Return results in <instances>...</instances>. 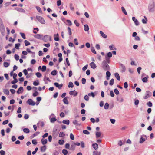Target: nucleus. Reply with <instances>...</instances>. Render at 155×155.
Segmentation results:
<instances>
[{
    "mask_svg": "<svg viewBox=\"0 0 155 155\" xmlns=\"http://www.w3.org/2000/svg\"><path fill=\"white\" fill-rule=\"evenodd\" d=\"M155 2L154 0L150 2L148 5L149 11L150 12H153L155 11Z\"/></svg>",
    "mask_w": 155,
    "mask_h": 155,
    "instance_id": "f257e3e1",
    "label": "nucleus"
},
{
    "mask_svg": "<svg viewBox=\"0 0 155 155\" xmlns=\"http://www.w3.org/2000/svg\"><path fill=\"white\" fill-rule=\"evenodd\" d=\"M0 30L2 34L3 35H4L5 34V27L3 24L2 19L0 18Z\"/></svg>",
    "mask_w": 155,
    "mask_h": 155,
    "instance_id": "f03ea898",
    "label": "nucleus"
},
{
    "mask_svg": "<svg viewBox=\"0 0 155 155\" xmlns=\"http://www.w3.org/2000/svg\"><path fill=\"white\" fill-rule=\"evenodd\" d=\"M147 138L146 135L143 134L140 136L139 143L140 144L143 143L147 140Z\"/></svg>",
    "mask_w": 155,
    "mask_h": 155,
    "instance_id": "7ed1b4c3",
    "label": "nucleus"
},
{
    "mask_svg": "<svg viewBox=\"0 0 155 155\" xmlns=\"http://www.w3.org/2000/svg\"><path fill=\"white\" fill-rule=\"evenodd\" d=\"M102 67L105 71L108 70L110 69L109 65L105 61H103L102 64Z\"/></svg>",
    "mask_w": 155,
    "mask_h": 155,
    "instance_id": "20e7f679",
    "label": "nucleus"
},
{
    "mask_svg": "<svg viewBox=\"0 0 155 155\" xmlns=\"http://www.w3.org/2000/svg\"><path fill=\"white\" fill-rule=\"evenodd\" d=\"M36 18L37 20L41 23L42 24H45V21L44 18L41 17L37 16L36 17Z\"/></svg>",
    "mask_w": 155,
    "mask_h": 155,
    "instance_id": "39448f33",
    "label": "nucleus"
},
{
    "mask_svg": "<svg viewBox=\"0 0 155 155\" xmlns=\"http://www.w3.org/2000/svg\"><path fill=\"white\" fill-rule=\"evenodd\" d=\"M151 93L149 91H147L145 93L143 98L145 99H147L149 98L151 95Z\"/></svg>",
    "mask_w": 155,
    "mask_h": 155,
    "instance_id": "423d86ee",
    "label": "nucleus"
},
{
    "mask_svg": "<svg viewBox=\"0 0 155 155\" xmlns=\"http://www.w3.org/2000/svg\"><path fill=\"white\" fill-rule=\"evenodd\" d=\"M43 40L45 41H47L48 40H49V41H51V36L46 35L44 36V38L43 39Z\"/></svg>",
    "mask_w": 155,
    "mask_h": 155,
    "instance_id": "0eeeda50",
    "label": "nucleus"
},
{
    "mask_svg": "<svg viewBox=\"0 0 155 155\" xmlns=\"http://www.w3.org/2000/svg\"><path fill=\"white\" fill-rule=\"evenodd\" d=\"M27 103L29 105L32 106H34L35 105V102L33 101L31 99H28L27 101Z\"/></svg>",
    "mask_w": 155,
    "mask_h": 155,
    "instance_id": "6e6552de",
    "label": "nucleus"
},
{
    "mask_svg": "<svg viewBox=\"0 0 155 155\" xmlns=\"http://www.w3.org/2000/svg\"><path fill=\"white\" fill-rule=\"evenodd\" d=\"M112 54L111 52H109L107 53V55L105 56V59L108 61L109 60V58L112 57Z\"/></svg>",
    "mask_w": 155,
    "mask_h": 155,
    "instance_id": "1a4fd4ad",
    "label": "nucleus"
},
{
    "mask_svg": "<svg viewBox=\"0 0 155 155\" xmlns=\"http://www.w3.org/2000/svg\"><path fill=\"white\" fill-rule=\"evenodd\" d=\"M15 9L17 11L21 13H25V11L24 9L21 8L17 7L15 8Z\"/></svg>",
    "mask_w": 155,
    "mask_h": 155,
    "instance_id": "9d476101",
    "label": "nucleus"
},
{
    "mask_svg": "<svg viewBox=\"0 0 155 155\" xmlns=\"http://www.w3.org/2000/svg\"><path fill=\"white\" fill-rule=\"evenodd\" d=\"M69 94L71 95H73L74 96H76L77 95L78 93L75 90H74L73 91H70Z\"/></svg>",
    "mask_w": 155,
    "mask_h": 155,
    "instance_id": "9b49d317",
    "label": "nucleus"
},
{
    "mask_svg": "<svg viewBox=\"0 0 155 155\" xmlns=\"http://www.w3.org/2000/svg\"><path fill=\"white\" fill-rule=\"evenodd\" d=\"M132 19L133 21L134 22L135 25L136 26H138L139 25V23L137 19H136L135 18L133 17L132 18Z\"/></svg>",
    "mask_w": 155,
    "mask_h": 155,
    "instance_id": "f8f14e48",
    "label": "nucleus"
},
{
    "mask_svg": "<svg viewBox=\"0 0 155 155\" xmlns=\"http://www.w3.org/2000/svg\"><path fill=\"white\" fill-rule=\"evenodd\" d=\"M54 84L56 87H58L59 89H60L63 86L62 84H59L57 82L54 83Z\"/></svg>",
    "mask_w": 155,
    "mask_h": 155,
    "instance_id": "ddd939ff",
    "label": "nucleus"
},
{
    "mask_svg": "<svg viewBox=\"0 0 155 155\" xmlns=\"http://www.w3.org/2000/svg\"><path fill=\"white\" fill-rule=\"evenodd\" d=\"M34 37L36 38L41 39L43 37V35L41 34H38L35 35Z\"/></svg>",
    "mask_w": 155,
    "mask_h": 155,
    "instance_id": "4468645a",
    "label": "nucleus"
},
{
    "mask_svg": "<svg viewBox=\"0 0 155 155\" xmlns=\"http://www.w3.org/2000/svg\"><path fill=\"white\" fill-rule=\"evenodd\" d=\"M68 97H64L63 100V101L65 104H69V102L68 100Z\"/></svg>",
    "mask_w": 155,
    "mask_h": 155,
    "instance_id": "2eb2a0df",
    "label": "nucleus"
},
{
    "mask_svg": "<svg viewBox=\"0 0 155 155\" xmlns=\"http://www.w3.org/2000/svg\"><path fill=\"white\" fill-rule=\"evenodd\" d=\"M3 91L4 94L8 95L9 94V90L6 89H3Z\"/></svg>",
    "mask_w": 155,
    "mask_h": 155,
    "instance_id": "dca6fc26",
    "label": "nucleus"
},
{
    "mask_svg": "<svg viewBox=\"0 0 155 155\" xmlns=\"http://www.w3.org/2000/svg\"><path fill=\"white\" fill-rule=\"evenodd\" d=\"M120 66L121 68V72H124L126 71V68L125 66L122 64H120Z\"/></svg>",
    "mask_w": 155,
    "mask_h": 155,
    "instance_id": "f3484780",
    "label": "nucleus"
},
{
    "mask_svg": "<svg viewBox=\"0 0 155 155\" xmlns=\"http://www.w3.org/2000/svg\"><path fill=\"white\" fill-rule=\"evenodd\" d=\"M41 141L42 144L44 145L47 143L48 140L47 139H44V138H42L41 139Z\"/></svg>",
    "mask_w": 155,
    "mask_h": 155,
    "instance_id": "a211bd4d",
    "label": "nucleus"
},
{
    "mask_svg": "<svg viewBox=\"0 0 155 155\" xmlns=\"http://www.w3.org/2000/svg\"><path fill=\"white\" fill-rule=\"evenodd\" d=\"M101 133L100 132H95V135L97 138H98L101 136Z\"/></svg>",
    "mask_w": 155,
    "mask_h": 155,
    "instance_id": "6ab92c4d",
    "label": "nucleus"
},
{
    "mask_svg": "<svg viewBox=\"0 0 155 155\" xmlns=\"http://www.w3.org/2000/svg\"><path fill=\"white\" fill-rule=\"evenodd\" d=\"M90 65L91 68L93 69H95L96 68V66L95 64L93 62H92L90 64Z\"/></svg>",
    "mask_w": 155,
    "mask_h": 155,
    "instance_id": "aec40b11",
    "label": "nucleus"
},
{
    "mask_svg": "<svg viewBox=\"0 0 155 155\" xmlns=\"http://www.w3.org/2000/svg\"><path fill=\"white\" fill-rule=\"evenodd\" d=\"M23 91V88L22 87H21L19 88L17 91V93L18 94H19L21 93H22Z\"/></svg>",
    "mask_w": 155,
    "mask_h": 155,
    "instance_id": "412c9836",
    "label": "nucleus"
},
{
    "mask_svg": "<svg viewBox=\"0 0 155 155\" xmlns=\"http://www.w3.org/2000/svg\"><path fill=\"white\" fill-rule=\"evenodd\" d=\"M106 78L107 80H108L109 79V77L111 75V74L110 72L109 71H107L106 72Z\"/></svg>",
    "mask_w": 155,
    "mask_h": 155,
    "instance_id": "4be33fe9",
    "label": "nucleus"
},
{
    "mask_svg": "<svg viewBox=\"0 0 155 155\" xmlns=\"http://www.w3.org/2000/svg\"><path fill=\"white\" fill-rule=\"evenodd\" d=\"M10 75L11 76H13V79H16V77L17 76V75L16 73H14L13 71H12L10 73Z\"/></svg>",
    "mask_w": 155,
    "mask_h": 155,
    "instance_id": "5701e85b",
    "label": "nucleus"
},
{
    "mask_svg": "<svg viewBox=\"0 0 155 155\" xmlns=\"http://www.w3.org/2000/svg\"><path fill=\"white\" fill-rule=\"evenodd\" d=\"M73 123L75 125L80 126L81 125V124L79 123L76 120H75L73 121Z\"/></svg>",
    "mask_w": 155,
    "mask_h": 155,
    "instance_id": "b1692460",
    "label": "nucleus"
},
{
    "mask_svg": "<svg viewBox=\"0 0 155 155\" xmlns=\"http://www.w3.org/2000/svg\"><path fill=\"white\" fill-rule=\"evenodd\" d=\"M93 148L95 150H97L98 148V145L96 143H94L92 144Z\"/></svg>",
    "mask_w": 155,
    "mask_h": 155,
    "instance_id": "393cba45",
    "label": "nucleus"
},
{
    "mask_svg": "<svg viewBox=\"0 0 155 155\" xmlns=\"http://www.w3.org/2000/svg\"><path fill=\"white\" fill-rule=\"evenodd\" d=\"M100 33L102 37L104 38H107V36L102 31H100Z\"/></svg>",
    "mask_w": 155,
    "mask_h": 155,
    "instance_id": "a878e982",
    "label": "nucleus"
},
{
    "mask_svg": "<svg viewBox=\"0 0 155 155\" xmlns=\"http://www.w3.org/2000/svg\"><path fill=\"white\" fill-rule=\"evenodd\" d=\"M84 31H88L89 28L88 26L87 25H85L84 26Z\"/></svg>",
    "mask_w": 155,
    "mask_h": 155,
    "instance_id": "bb28decb",
    "label": "nucleus"
},
{
    "mask_svg": "<svg viewBox=\"0 0 155 155\" xmlns=\"http://www.w3.org/2000/svg\"><path fill=\"white\" fill-rule=\"evenodd\" d=\"M46 146H43L41 147V151L42 152H44L46 150Z\"/></svg>",
    "mask_w": 155,
    "mask_h": 155,
    "instance_id": "cd10ccee",
    "label": "nucleus"
},
{
    "mask_svg": "<svg viewBox=\"0 0 155 155\" xmlns=\"http://www.w3.org/2000/svg\"><path fill=\"white\" fill-rule=\"evenodd\" d=\"M115 76L117 80L119 81L120 79V78L119 74L117 73H115Z\"/></svg>",
    "mask_w": 155,
    "mask_h": 155,
    "instance_id": "c85d7f7f",
    "label": "nucleus"
},
{
    "mask_svg": "<svg viewBox=\"0 0 155 155\" xmlns=\"http://www.w3.org/2000/svg\"><path fill=\"white\" fill-rule=\"evenodd\" d=\"M63 123L64 124H66L67 125H69V121L68 120H64L63 121Z\"/></svg>",
    "mask_w": 155,
    "mask_h": 155,
    "instance_id": "c756f323",
    "label": "nucleus"
},
{
    "mask_svg": "<svg viewBox=\"0 0 155 155\" xmlns=\"http://www.w3.org/2000/svg\"><path fill=\"white\" fill-rule=\"evenodd\" d=\"M93 155H100L101 153L97 151H94L93 152Z\"/></svg>",
    "mask_w": 155,
    "mask_h": 155,
    "instance_id": "7c9ffc66",
    "label": "nucleus"
},
{
    "mask_svg": "<svg viewBox=\"0 0 155 155\" xmlns=\"http://www.w3.org/2000/svg\"><path fill=\"white\" fill-rule=\"evenodd\" d=\"M148 78V76L147 75L146 77L143 78L142 79V81L144 82H147V79Z\"/></svg>",
    "mask_w": 155,
    "mask_h": 155,
    "instance_id": "2f4dec72",
    "label": "nucleus"
},
{
    "mask_svg": "<svg viewBox=\"0 0 155 155\" xmlns=\"http://www.w3.org/2000/svg\"><path fill=\"white\" fill-rule=\"evenodd\" d=\"M109 48L111 50H116V48L113 45H110L109 46Z\"/></svg>",
    "mask_w": 155,
    "mask_h": 155,
    "instance_id": "473e14b6",
    "label": "nucleus"
},
{
    "mask_svg": "<svg viewBox=\"0 0 155 155\" xmlns=\"http://www.w3.org/2000/svg\"><path fill=\"white\" fill-rule=\"evenodd\" d=\"M62 153L64 155H66L68 153L67 150L65 149H63L62 150Z\"/></svg>",
    "mask_w": 155,
    "mask_h": 155,
    "instance_id": "72a5a7b5",
    "label": "nucleus"
},
{
    "mask_svg": "<svg viewBox=\"0 0 155 155\" xmlns=\"http://www.w3.org/2000/svg\"><path fill=\"white\" fill-rule=\"evenodd\" d=\"M50 119V122L51 123H53L57 120V119L54 117H53L49 118Z\"/></svg>",
    "mask_w": 155,
    "mask_h": 155,
    "instance_id": "f704fd0d",
    "label": "nucleus"
},
{
    "mask_svg": "<svg viewBox=\"0 0 155 155\" xmlns=\"http://www.w3.org/2000/svg\"><path fill=\"white\" fill-rule=\"evenodd\" d=\"M23 132L26 133H29L30 132L28 128H24L23 129Z\"/></svg>",
    "mask_w": 155,
    "mask_h": 155,
    "instance_id": "c9c22d12",
    "label": "nucleus"
},
{
    "mask_svg": "<svg viewBox=\"0 0 155 155\" xmlns=\"http://www.w3.org/2000/svg\"><path fill=\"white\" fill-rule=\"evenodd\" d=\"M109 107V104L108 103H106L105 104V105L104 107V109L106 110V109H107Z\"/></svg>",
    "mask_w": 155,
    "mask_h": 155,
    "instance_id": "e433bc0d",
    "label": "nucleus"
},
{
    "mask_svg": "<svg viewBox=\"0 0 155 155\" xmlns=\"http://www.w3.org/2000/svg\"><path fill=\"white\" fill-rule=\"evenodd\" d=\"M121 10L124 13L125 15H127V12L126 11V10H125V8L123 7H121Z\"/></svg>",
    "mask_w": 155,
    "mask_h": 155,
    "instance_id": "4c0bfd02",
    "label": "nucleus"
},
{
    "mask_svg": "<svg viewBox=\"0 0 155 155\" xmlns=\"http://www.w3.org/2000/svg\"><path fill=\"white\" fill-rule=\"evenodd\" d=\"M74 85L72 82H69L68 87L69 88H72L73 87Z\"/></svg>",
    "mask_w": 155,
    "mask_h": 155,
    "instance_id": "58836bf2",
    "label": "nucleus"
},
{
    "mask_svg": "<svg viewBox=\"0 0 155 155\" xmlns=\"http://www.w3.org/2000/svg\"><path fill=\"white\" fill-rule=\"evenodd\" d=\"M35 75L38 78H40L42 76L41 74L39 72L36 73L35 74Z\"/></svg>",
    "mask_w": 155,
    "mask_h": 155,
    "instance_id": "ea45409f",
    "label": "nucleus"
},
{
    "mask_svg": "<svg viewBox=\"0 0 155 155\" xmlns=\"http://www.w3.org/2000/svg\"><path fill=\"white\" fill-rule=\"evenodd\" d=\"M10 64L9 63L6 62H4L3 63V65L5 67H7L9 66Z\"/></svg>",
    "mask_w": 155,
    "mask_h": 155,
    "instance_id": "a19ab883",
    "label": "nucleus"
},
{
    "mask_svg": "<svg viewBox=\"0 0 155 155\" xmlns=\"http://www.w3.org/2000/svg\"><path fill=\"white\" fill-rule=\"evenodd\" d=\"M144 18H145V19H142V22L143 24H146L147 21V18L145 16H144Z\"/></svg>",
    "mask_w": 155,
    "mask_h": 155,
    "instance_id": "79ce46f5",
    "label": "nucleus"
},
{
    "mask_svg": "<svg viewBox=\"0 0 155 155\" xmlns=\"http://www.w3.org/2000/svg\"><path fill=\"white\" fill-rule=\"evenodd\" d=\"M51 74L53 75L54 76L57 74V71L56 70H54L52 71L51 72Z\"/></svg>",
    "mask_w": 155,
    "mask_h": 155,
    "instance_id": "37998d69",
    "label": "nucleus"
},
{
    "mask_svg": "<svg viewBox=\"0 0 155 155\" xmlns=\"http://www.w3.org/2000/svg\"><path fill=\"white\" fill-rule=\"evenodd\" d=\"M46 69V67L45 66H43L41 68V71L42 72L45 71Z\"/></svg>",
    "mask_w": 155,
    "mask_h": 155,
    "instance_id": "c03bdc74",
    "label": "nucleus"
},
{
    "mask_svg": "<svg viewBox=\"0 0 155 155\" xmlns=\"http://www.w3.org/2000/svg\"><path fill=\"white\" fill-rule=\"evenodd\" d=\"M14 79V80L13 81H12L11 82V83L12 84H13L17 83L18 81V80H17V79Z\"/></svg>",
    "mask_w": 155,
    "mask_h": 155,
    "instance_id": "a18cd8bd",
    "label": "nucleus"
},
{
    "mask_svg": "<svg viewBox=\"0 0 155 155\" xmlns=\"http://www.w3.org/2000/svg\"><path fill=\"white\" fill-rule=\"evenodd\" d=\"M88 96H92L94 98L95 96V95L93 92H91L90 93H89L88 94Z\"/></svg>",
    "mask_w": 155,
    "mask_h": 155,
    "instance_id": "49530a36",
    "label": "nucleus"
},
{
    "mask_svg": "<svg viewBox=\"0 0 155 155\" xmlns=\"http://www.w3.org/2000/svg\"><path fill=\"white\" fill-rule=\"evenodd\" d=\"M70 138L72 140H74V135L72 134V133H71L70 134Z\"/></svg>",
    "mask_w": 155,
    "mask_h": 155,
    "instance_id": "de8ad7c7",
    "label": "nucleus"
},
{
    "mask_svg": "<svg viewBox=\"0 0 155 155\" xmlns=\"http://www.w3.org/2000/svg\"><path fill=\"white\" fill-rule=\"evenodd\" d=\"M66 21L68 23V25L69 26L71 25L72 24L71 21L69 20H67Z\"/></svg>",
    "mask_w": 155,
    "mask_h": 155,
    "instance_id": "09e8293b",
    "label": "nucleus"
},
{
    "mask_svg": "<svg viewBox=\"0 0 155 155\" xmlns=\"http://www.w3.org/2000/svg\"><path fill=\"white\" fill-rule=\"evenodd\" d=\"M91 51L92 52V53H94V54H96V52L95 51V49H94V47H91Z\"/></svg>",
    "mask_w": 155,
    "mask_h": 155,
    "instance_id": "8fccbe9b",
    "label": "nucleus"
},
{
    "mask_svg": "<svg viewBox=\"0 0 155 155\" xmlns=\"http://www.w3.org/2000/svg\"><path fill=\"white\" fill-rule=\"evenodd\" d=\"M24 42L25 46H28L30 44V43L27 40H25Z\"/></svg>",
    "mask_w": 155,
    "mask_h": 155,
    "instance_id": "3c124183",
    "label": "nucleus"
},
{
    "mask_svg": "<svg viewBox=\"0 0 155 155\" xmlns=\"http://www.w3.org/2000/svg\"><path fill=\"white\" fill-rule=\"evenodd\" d=\"M114 83V79H112L109 82V84L110 85L112 86Z\"/></svg>",
    "mask_w": 155,
    "mask_h": 155,
    "instance_id": "603ef678",
    "label": "nucleus"
},
{
    "mask_svg": "<svg viewBox=\"0 0 155 155\" xmlns=\"http://www.w3.org/2000/svg\"><path fill=\"white\" fill-rule=\"evenodd\" d=\"M83 133L84 134L87 135H88L90 134V132L86 130H83Z\"/></svg>",
    "mask_w": 155,
    "mask_h": 155,
    "instance_id": "864d4df0",
    "label": "nucleus"
},
{
    "mask_svg": "<svg viewBox=\"0 0 155 155\" xmlns=\"http://www.w3.org/2000/svg\"><path fill=\"white\" fill-rule=\"evenodd\" d=\"M20 34L21 35V37L24 39H25L26 38V37L24 33L20 32Z\"/></svg>",
    "mask_w": 155,
    "mask_h": 155,
    "instance_id": "5fc2aeb1",
    "label": "nucleus"
},
{
    "mask_svg": "<svg viewBox=\"0 0 155 155\" xmlns=\"http://www.w3.org/2000/svg\"><path fill=\"white\" fill-rule=\"evenodd\" d=\"M59 143L60 145H62L64 143V141L63 140H60L58 142Z\"/></svg>",
    "mask_w": 155,
    "mask_h": 155,
    "instance_id": "6e6d98bb",
    "label": "nucleus"
},
{
    "mask_svg": "<svg viewBox=\"0 0 155 155\" xmlns=\"http://www.w3.org/2000/svg\"><path fill=\"white\" fill-rule=\"evenodd\" d=\"M20 44L19 43L16 44L15 45V47L17 49H19V47L20 46Z\"/></svg>",
    "mask_w": 155,
    "mask_h": 155,
    "instance_id": "4d7b16f0",
    "label": "nucleus"
},
{
    "mask_svg": "<svg viewBox=\"0 0 155 155\" xmlns=\"http://www.w3.org/2000/svg\"><path fill=\"white\" fill-rule=\"evenodd\" d=\"M36 8L37 11L40 13H41L42 11L41 8H40L38 6H36Z\"/></svg>",
    "mask_w": 155,
    "mask_h": 155,
    "instance_id": "13d9d810",
    "label": "nucleus"
},
{
    "mask_svg": "<svg viewBox=\"0 0 155 155\" xmlns=\"http://www.w3.org/2000/svg\"><path fill=\"white\" fill-rule=\"evenodd\" d=\"M68 29L69 35L71 36L72 34V32L71 30V28L70 27H68Z\"/></svg>",
    "mask_w": 155,
    "mask_h": 155,
    "instance_id": "bf43d9fd",
    "label": "nucleus"
},
{
    "mask_svg": "<svg viewBox=\"0 0 155 155\" xmlns=\"http://www.w3.org/2000/svg\"><path fill=\"white\" fill-rule=\"evenodd\" d=\"M32 143L35 145H36L37 144V140L35 139H33L32 140Z\"/></svg>",
    "mask_w": 155,
    "mask_h": 155,
    "instance_id": "052dcab7",
    "label": "nucleus"
},
{
    "mask_svg": "<svg viewBox=\"0 0 155 155\" xmlns=\"http://www.w3.org/2000/svg\"><path fill=\"white\" fill-rule=\"evenodd\" d=\"M54 40L56 41H58L59 40V38L58 37L56 36V34H54Z\"/></svg>",
    "mask_w": 155,
    "mask_h": 155,
    "instance_id": "680f3d73",
    "label": "nucleus"
},
{
    "mask_svg": "<svg viewBox=\"0 0 155 155\" xmlns=\"http://www.w3.org/2000/svg\"><path fill=\"white\" fill-rule=\"evenodd\" d=\"M114 92L116 95H118L119 94V92L117 88L115 89L114 90Z\"/></svg>",
    "mask_w": 155,
    "mask_h": 155,
    "instance_id": "e2e57ef3",
    "label": "nucleus"
},
{
    "mask_svg": "<svg viewBox=\"0 0 155 155\" xmlns=\"http://www.w3.org/2000/svg\"><path fill=\"white\" fill-rule=\"evenodd\" d=\"M14 57L15 60L17 61L19 59V56L17 54H15Z\"/></svg>",
    "mask_w": 155,
    "mask_h": 155,
    "instance_id": "0e129e2a",
    "label": "nucleus"
},
{
    "mask_svg": "<svg viewBox=\"0 0 155 155\" xmlns=\"http://www.w3.org/2000/svg\"><path fill=\"white\" fill-rule=\"evenodd\" d=\"M147 105L150 107H151L152 106V103L150 101L148 102L147 104Z\"/></svg>",
    "mask_w": 155,
    "mask_h": 155,
    "instance_id": "69168bd1",
    "label": "nucleus"
},
{
    "mask_svg": "<svg viewBox=\"0 0 155 155\" xmlns=\"http://www.w3.org/2000/svg\"><path fill=\"white\" fill-rule=\"evenodd\" d=\"M64 135H65V134H64V133L62 132H61L60 133L59 135V136L60 137H63L64 136Z\"/></svg>",
    "mask_w": 155,
    "mask_h": 155,
    "instance_id": "338daca9",
    "label": "nucleus"
},
{
    "mask_svg": "<svg viewBox=\"0 0 155 155\" xmlns=\"http://www.w3.org/2000/svg\"><path fill=\"white\" fill-rule=\"evenodd\" d=\"M139 102V101L137 99V100H135V102H134L135 105H137L138 104Z\"/></svg>",
    "mask_w": 155,
    "mask_h": 155,
    "instance_id": "774afa93",
    "label": "nucleus"
}]
</instances>
